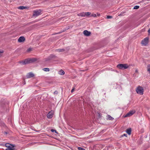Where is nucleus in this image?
<instances>
[{
  "label": "nucleus",
  "mask_w": 150,
  "mask_h": 150,
  "mask_svg": "<svg viewBox=\"0 0 150 150\" xmlns=\"http://www.w3.org/2000/svg\"><path fill=\"white\" fill-rule=\"evenodd\" d=\"M117 67L119 69H124L128 68L129 66L127 64H118Z\"/></svg>",
  "instance_id": "f257e3e1"
},
{
  "label": "nucleus",
  "mask_w": 150,
  "mask_h": 150,
  "mask_svg": "<svg viewBox=\"0 0 150 150\" xmlns=\"http://www.w3.org/2000/svg\"><path fill=\"white\" fill-rule=\"evenodd\" d=\"M5 146L7 147L6 150H13L15 149L14 147L15 146L8 143H6L5 144Z\"/></svg>",
  "instance_id": "f03ea898"
},
{
  "label": "nucleus",
  "mask_w": 150,
  "mask_h": 150,
  "mask_svg": "<svg viewBox=\"0 0 150 150\" xmlns=\"http://www.w3.org/2000/svg\"><path fill=\"white\" fill-rule=\"evenodd\" d=\"M137 93L140 95H143V94L144 90L143 88L140 86H138L136 90Z\"/></svg>",
  "instance_id": "7ed1b4c3"
},
{
  "label": "nucleus",
  "mask_w": 150,
  "mask_h": 150,
  "mask_svg": "<svg viewBox=\"0 0 150 150\" xmlns=\"http://www.w3.org/2000/svg\"><path fill=\"white\" fill-rule=\"evenodd\" d=\"M41 10H35L33 11V16L35 17L41 14Z\"/></svg>",
  "instance_id": "20e7f679"
},
{
  "label": "nucleus",
  "mask_w": 150,
  "mask_h": 150,
  "mask_svg": "<svg viewBox=\"0 0 150 150\" xmlns=\"http://www.w3.org/2000/svg\"><path fill=\"white\" fill-rule=\"evenodd\" d=\"M148 42L149 38L146 37L142 41L141 43L142 45L145 46L148 44Z\"/></svg>",
  "instance_id": "39448f33"
},
{
  "label": "nucleus",
  "mask_w": 150,
  "mask_h": 150,
  "mask_svg": "<svg viewBox=\"0 0 150 150\" xmlns=\"http://www.w3.org/2000/svg\"><path fill=\"white\" fill-rule=\"evenodd\" d=\"M21 63L22 64L24 65L32 63V62H31L30 59H25L24 61L22 62Z\"/></svg>",
  "instance_id": "423d86ee"
},
{
  "label": "nucleus",
  "mask_w": 150,
  "mask_h": 150,
  "mask_svg": "<svg viewBox=\"0 0 150 150\" xmlns=\"http://www.w3.org/2000/svg\"><path fill=\"white\" fill-rule=\"evenodd\" d=\"M54 111L53 110L50 111L47 115V117L48 118H51L53 116Z\"/></svg>",
  "instance_id": "0eeeda50"
},
{
  "label": "nucleus",
  "mask_w": 150,
  "mask_h": 150,
  "mask_svg": "<svg viewBox=\"0 0 150 150\" xmlns=\"http://www.w3.org/2000/svg\"><path fill=\"white\" fill-rule=\"evenodd\" d=\"M135 112V111H131L129 112L128 113H127L125 115V117H128L130 116L133 115Z\"/></svg>",
  "instance_id": "6e6552de"
},
{
  "label": "nucleus",
  "mask_w": 150,
  "mask_h": 150,
  "mask_svg": "<svg viewBox=\"0 0 150 150\" xmlns=\"http://www.w3.org/2000/svg\"><path fill=\"white\" fill-rule=\"evenodd\" d=\"M83 34L87 36H90L91 34V33L87 30H85L83 32Z\"/></svg>",
  "instance_id": "1a4fd4ad"
},
{
  "label": "nucleus",
  "mask_w": 150,
  "mask_h": 150,
  "mask_svg": "<svg viewBox=\"0 0 150 150\" xmlns=\"http://www.w3.org/2000/svg\"><path fill=\"white\" fill-rule=\"evenodd\" d=\"M25 40V38L24 37H20L18 40V42H23Z\"/></svg>",
  "instance_id": "9d476101"
},
{
  "label": "nucleus",
  "mask_w": 150,
  "mask_h": 150,
  "mask_svg": "<svg viewBox=\"0 0 150 150\" xmlns=\"http://www.w3.org/2000/svg\"><path fill=\"white\" fill-rule=\"evenodd\" d=\"M34 76V74L30 72L28 73L27 75V78H30L33 77Z\"/></svg>",
  "instance_id": "9b49d317"
},
{
  "label": "nucleus",
  "mask_w": 150,
  "mask_h": 150,
  "mask_svg": "<svg viewBox=\"0 0 150 150\" xmlns=\"http://www.w3.org/2000/svg\"><path fill=\"white\" fill-rule=\"evenodd\" d=\"M28 8V7L24 6H21L18 7V9L21 10H23L25 9H27Z\"/></svg>",
  "instance_id": "f8f14e48"
},
{
  "label": "nucleus",
  "mask_w": 150,
  "mask_h": 150,
  "mask_svg": "<svg viewBox=\"0 0 150 150\" xmlns=\"http://www.w3.org/2000/svg\"><path fill=\"white\" fill-rule=\"evenodd\" d=\"M77 15L79 16L84 17L85 16V13L84 12L79 13Z\"/></svg>",
  "instance_id": "ddd939ff"
},
{
  "label": "nucleus",
  "mask_w": 150,
  "mask_h": 150,
  "mask_svg": "<svg viewBox=\"0 0 150 150\" xmlns=\"http://www.w3.org/2000/svg\"><path fill=\"white\" fill-rule=\"evenodd\" d=\"M65 50L64 49H59L56 50L55 51L58 52H62L64 51Z\"/></svg>",
  "instance_id": "4468645a"
},
{
  "label": "nucleus",
  "mask_w": 150,
  "mask_h": 150,
  "mask_svg": "<svg viewBox=\"0 0 150 150\" xmlns=\"http://www.w3.org/2000/svg\"><path fill=\"white\" fill-rule=\"evenodd\" d=\"M147 71L148 73L150 74V64L147 65Z\"/></svg>",
  "instance_id": "2eb2a0df"
},
{
  "label": "nucleus",
  "mask_w": 150,
  "mask_h": 150,
  "mask_svg": "<svg viewBox=\"0 0 150 150\" xmlns=\"http://www.w3.org/2000/svg\"><path fill=\"white\" fill-rule=\"evenodd\" d=\"M59 73L61 75H63L65 74V72L62 70H61L59 71Z\"/></svg>",
  "instance_id": "dca6fc26"
},
{
  "label": "nucleus",
  "mask_w": 150,
  "mask_h": 150,
  "mask_svg": "<svg viewBox=\"0 0 150 150\" xmlns=\"http://www.w3.org/2000/svg\"><path fill=\"white\" fill-rule=\"evenodd\" d=\"M131 128H129L127 129L126 132L128 134L130 135L131 134Z\"/></svg>",
  "instance_id": "f3484780"
},
{
  "label": "nucleus",
  "mask_w": 150,
  "mask_h": 150,
  "mask_svg": "<svg viewBox=\"0 0 150 150\" xmlns=\"http://www.w3.org/2000/svg\"><path fill=\"white\" fill-rule=\"evenodd\" d=\"M108 119L109 120H113V119H114V118H112V117H111L110 115H108Z\"/></svg>",
  "instance_id": "a211bd4d"
},
{
  "label": "nucleus",
  "mask_w": 150,
  "mask_h": 150,
  "mask_svg": "<svg viewBox=\"0 0 150 150\" xmlns=\"http://www.w3.org/2000/svg\"><path fill=\"white\" fill-rule=\"evenodd\" d=\"M30 59L31 60V62H32V63L36 61L37 60V59L35 58H31Z\"/></svg>",
  "instance_id": "6ab92c4d"
},
{
  "label": "nucleus",
  "mask_w": 150,
  "mask_h": 150,
  "mask_svg": "<svg viewBox=\"0 0 150 150\" xmlns=\"http://www.w3.org/2000/svg\"><path fill=\"white\" fill-rule=\"evenodd\" d=\"M43 70L45 71H50L49 69L48 68H45L43 69Z\"/></svg>",
  "instance_id": "aec40b11"
},
{
  "label": "nucleus",
  "mask_w": 150,
  "mask_h": 150,
  "mask_svg": "<svg viewBox=\"0 0 150 150\" xmlns=\"http://www.w3.org/2000/svg\"><path fill=\"white\" fill-rule=\"evenodd\" d=\"M139 7V6H134L133 8L134 9H138Z\"/></svg>",
  "instance_id": "412c9836"
},
{
  "label": "nucleus",
  "mask_w": 150,
  "mask_h": 150,
  "mask_svg": "<svg viewBox=\"0 0 150 150\" xmlns=\"http://www.w3.org/2000/svg\"><path fill=\"white\" fill-rule=\"evenodd\" d=\"M4 51L3 50H0V57L2 56L3 53Z\"/></svg>",
  "instance_id": "4be33fe9"
},
{
  "label": "nucleus",
  "mask_w": 150,
  "mask_h": 150,
  "mask_svg": "<svg viewBox=\"0 0 150 150\" xmlns=\"http://www.w3.org/2000/svg\"><path fill=\"white\" fill-rule=\"evenodd\" d=\"M91 14V13L90 12H86L85 13V15H86V16H88L89 15H90Z\"/></svg>",
  "instance_id": "5701e85b"
},
{
  "label": "nucleus",
  "mask_w": 150,
  "mask_h": 150,
  "mask_svg": "<svg viewBox=\"0 0 150 150\" xmlns=\"http://www.w3.org/2000/svg\"><path fill=\"white\" fill-rule=\"evenodd\" d=\"M79 150H85V149L81 147H78V148Z\"/></svg>",
  "instance_id": "b1692460"
},
{
  "label": "nucleus",
  "mask_w": 150,
  "mask_h": 150,
  "mask_svg": "<svg viewBox=\"0 0 150 150\" xmlns=\"http://www.w3.org/2000/svg\"><path fill=\"white\" fill-rule=\"evenodd\" d=\"M51 131L53 132H55V133H57V131H56V130H54V129H52L51 130Z\"/></svg>",
  "instance_id": "393cba45"
},
{
  "label": "nucleus",
  "mask_w": 150,
  "mask_h": 150,
  "mask_svg": "<svg viewBox=\"0 0 150 150\" xmlns=\"http://www.w3.org/2000/svg\"><path fill=\"white\" fill-rule=\"evenodd\" d=\"M107 19H110L112 18V17L110 16H108L107 17Z\"/></svg>",
  "instance_id": "a878e982"
},
{
  "label": "nucleus",
  "mask_w": 150,
  "mask_h": 150,
  "mask_svg": "<svg viewBox=\"0 0 150 150\" xmlns=\"http://www.w3.org/2000/svg\"><path fill=\"white\" fill-rule=\"evenodd\" d=\"M58 93V92L57 91H55L54 92V94H57Z\"/></svg>",
  "instance_id": "bb28decb"
},
{
  "label": "nucleus",
  "mask_w": 150,
  "mask_h": 150,
  "mask_svg": "<svg viewBox=\"0 0 150 150\" xmlns=\"http://www.w3.org/2000/svg\"><path fill=\"white\" fill-rule=\"evenodd\" d=\"M74 88H73L71 90V93H73L74 91Z\"/></svg>",
  "instance_id": "cd10ccee"
},
{
  "label": "nucleus",
  "mask_w": 150,
  "mask_h": 150,
  "mask_svg": "<svg viewBox=\"0 0 150 150\" xmlns=\"http://www.w3.org/2000/svg\"><path fill=\"white\" fill-rule=\"evenodd\" d=\"M31 50V49L30 48L28 50V51H30Z\"/></svg>",
  "instance_id": "c85d7f7f"
},
{
  "label": "nucleus",
  "mask_w": 150,
  "mask_h": 150,
  "mask_svg": "<svg viewBox=\"0 0 150 150\" xmlns=\"http://www.w3.org/2000/svg\"><path fill=\"white\" fill-rule=\"evenodd\" d=\"M123 136H125V137H127V135L126 134H123Z\"/></svg>",
  "instance_id": "c756f323"
},
{
  "label": "nucleus",
  "mask_w": 150,
  "mask_h": 150,
  "mask_svg": "<svg viewBox=\"0 0 150 150\" xmlns=\"http://www.w3.org/2000/svg\"><path fill=\"white\" fill-rule=\"evenodd\" d=\"M148 32L149 33H150V28L148 30Z\"/></svg>",
  "instance_id": "7c9ffc66"
},
{
  "label": "nucleus",
  "mask_w": 150,
  "mask_h": 150,
  "mask_svg": "<svg viewBox=\"0 0 150 150\" xmlns=\"http://www.w3.org/2000/svg\"><path fill=\"white\" fill-rule=\"evenodd\" d=\"M50 57H54V55H51L50 56Z\"/></svg>",
  "instance_id": "2f4dec72"
},
{
  "label": "nucleus",
  "mask_w": 150,
  "mask_h": 150,
  "mask_svg": "<svg viewBox=\"0 0 150 150\" xmlns=\"http://www.w3.org/2000/svg\"><path fill=\"white\" fill-rule=\"evenodd\" d=\"M135 72L136 73H138V71L137 69H136L135 71Z\"/></svg>",
  "instance_id": "473e14b6"
},
{
  "label": "nucleus",
  "mask_w": 150,
  "mask_h": 150,
  "mask_svg": "<svg viewBox=\"0 0 150 150\" xmlns=\"http://www.w3.org/2000/svg\"><path fill=\"white\" fill-rule=\"evenodd\" d=\"M23 85H24L25 84V81H24V82H23Z\"/></svg>",
  "instance_id": "72a5a7b5"
},
{
  "label": "nucleus",
  "mask_w": 150,
  "mask_h": 150,
  "mask_svg": "<svg viewBox=\"0 0 150 150\" xmlns=\"http://www.w3.org/2000/svg\"><path fill=\"white\" fill-rule=\"evenodd\" d=\"M96 14H94V17H96Z\"/></svg>",
  "instance_id": "f704fd0d"
},
{
  "label": "nucleus",
  "mask_w": 150,
  "mask_h": 150,
  "mask_svg": "<svg viewBox=\"0 0 150 150\" xmlns=\"http://www.w3.org/2000/svg\"><path fill=\"white\" fill-rule=\"evenodd\" d=\"M61 33V32H59V33H57V34H59V33Z\"/></svg>",
  "instance_id": "c9c22d12"
}]
</instances>
